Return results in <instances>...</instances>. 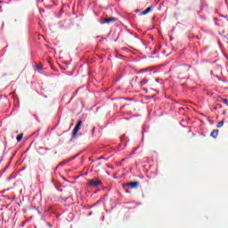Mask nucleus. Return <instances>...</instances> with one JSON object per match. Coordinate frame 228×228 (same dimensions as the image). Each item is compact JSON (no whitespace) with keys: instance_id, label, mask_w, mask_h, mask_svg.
<instances>
[{"instance_id":"1","label":"nucleus","mask_w":228,"mask_h":228,"mask_svg":"<svg viewBox=\"0 0 228 228\" xmlns=\"http://www.w3.org/2000/svg\"><path fill=\"white\" fill-rule=\"evenodd\" d=\"M190 69H191V66L188 64H183L180 66L171 67L170 70H173V72H175L178 77H183V76H185V74L190 71Z\"/></svg>"},{"instance_id":"2","label":"nucleus","mask_w":228,"mask_h":228,"mask_svg":"<svg viewBox=\"0 0 228 228\" xmlns=\"http://www.w3.org/2000/svg\"><path fill=\"white\" fill-rule=\"evenodd\" d=\"M81 126H83V120L80 119L78 120L77 124L73 129L71 140H74V138L77 136V133H79V130L81 129Z\"/></svg>"},{"instance_id":"3","label":"nucleus","mask_w":228,"mask_h":228,"mask_svg":"<svg viewBox=\"0 0 228 228\" xmlns=\"http://www.w3.org/2000/svg\"><path fill=\"white\" fill-rule=\"evenodd\" d=\"M102 183V182L98 179H91L88 181L89 186H93L94 188H97Z\"/></svg>"},{"instance_id":"4","label":"nucleus","mask_w":228,"mask_h":228,"mask_svg":"<svg viewBox=\"0 0 228 228\" xmlns=\"http://www.w3.org/2000/svg\"><path fill=\"white\" fill-rule=\"evenodd\" d=\"M128 188H132V190L138 188L140 186V182H130L126 183Z\"/></svg>"},{"instance_id":"5","label":"nucleus","mask_w":228,"mask_h":228,"mask_svg":"<svg viewBox=\"0 0 228 228\" xmlns=\"http://www.w3.org/2000/svg\"><path fill=\"white\" fill-rule=\"evenodd\" d=\"M106 24H111V22H117V18L110 17L105 20Z\"/></svg>"},{"instance_id":"6","label":"nucleus","mask_w":228,"mask_h":228,"mask_svg":"<svg viewBox=\"0 0 228 228\" xmlns=\"http://www.w3.org/2000/svg\"><path fill=\"white\" fill-rule=\"evenodd\" d=\"M218 129L213 130L210 134V136H212V138H216V136H218Z\"/></svg>"},{"instance_id":"7","label":"nucleus","mask_w":228,"mask_h":228,"mask_svg":"<svg viewBox=\"0 0 228 228\" xmlns=\"http://www.w3.org/2000/svg\"><path fill=\"white\" fill-rule=\"evenodd\" d=\"M152 10V6H149L145 11L141 12V15H147Z\"/></svg>"},{"instance_id":"8","label":"nucleus","mask_w":228,"mask_h":228,"mask_svg":"<svg viewBox=\"0 0 228 228\" xmlns=\"http://www.w3.org/2000/svg\"><path fill=\"white\" fill-rule=\"evenodd\" d=\"M77 156H79V153L68 159L65 163H69V161L76 159V158H77Z\"/></svg>"},{"instance_id":"9","label":"nucleus","mask_w":228,"mask_h":228,"mask_svg":"<svg viewBox=\"0 0 228 228\" xmlns=\"http://www.w3.org/2000/svg\"><path fill=\"white\" fill-rule=\"evenodd\" d=\"M23 136H24V134H19V135L16 137L17 142H21Z\"/></svg>"},{"instance_id":"10","label":"nucleus","mask_w":228,"mask_h":228,"mask_svg":"<svg viewBox=\"0 0 228 228\" xmlns=\"http://www.w3.org/2000/svg\"><path fill=\"white\" fill-rule=\"evenodd\" d=\"M216 127H218V128L224 127V120H223V121H220V122L217 124Z\"/></svg>"},{"instance_id":"11","label":"nucleus","mask_w":228,"mask_h":228,"mask_svg":"<svg viewBox=\"0 0 228 228\" xmlns=\"http://www.w3.org/2000/svg\"><path fill=\"white\" fill-rule=\"evenodd\" d=\"M147 83H148L147 79H142L141 81V86H143V85H147Z\"/></svg>"},{"instance_id":"12","label":"nucleus","mask_w":228,"mask_h":228,"mask_svg":"<svg viewBox=\"0 0 228 228\" xmlns=\"http://www.w3.org/2000/svg\"><path fill=\"white\" fill-rule=\"evenodd\" d=\"M222 102L223 104H225L226 106H228V100L226 98L222 99Z\"/></svg>"},{"instance_id":"13","label":"nucleus","mask_w":228,"mask_h":228,"mask_svg":"<svg viewBox=\"0 0 228 228\" xmlns=\"http://www.w3.org/2000/svg\"><path fill=\"white\" fill-rule=\"evenodd\" d=\"M66 161H67V160H64L63 162H61V163L60 164L61 167H63V165H67Z\"/></svg>"},{"instance_id":"14","label":"nucleus","mask_w":228,"mask_h":228,"mask_svg":"<svg viewBox=\"0 0 228 228\" xmlns=\"http://www.w3.org/2000/svg\"><path fill=\"white\" fill-rule=\"evenodd\" d=\"M37 70H42V66H37Z\"/></svg>"},{"instance_id":"15","label":"nucleus","mask_w":228,"mask_h":228,"mask_svg":"<svg viewBox=\"0 0 228 228\" xmlns=\"http://www.w3.org/2000/svg\"><path fill=\"white\" fill-rule=\"evenodd\" d=\"M92 133H93V136H94V133H95V127H93Z\"/></svg>"},{"instance_id":"16","label":"nucleus","mask_w":228,"mask_h":228,"mask_svg":"<svg viewBox=\"0 0 228 228\" xmlns=\"http://www.w3.org/2000/svg\"><path fill=\"white\" fill-rule=\"evenodd\" d=\"M97 159H98V160H99V159H104V157H103V156H101V157H99Z\"/></svg>"},{"instance_id":"17","label":"nucleus","mask_w":228,"mask_h":228,"mask_svg":"<svg viewBox=\"0 0 228 228\" xmlns=\"http://www.w3.org/2000/svg\"><path fill=\"white\" fill-rule=\"evenodd\" d=\"M125 160H126V159H122V161H125Z\"/></svg>"},{"instance_id":"18","label":"nucleus","mask_w":228,"mask_h":228,"mask_svg":"<svg viewBox=\"0 0 228 228\" xmlns=\"http://www.w3.org/2000/svg\"><path fill=\"white\" fill-rule=\"evenodd\" d=\"M170 40H174V38L171 37Z\"/></svg>"}]
</instances>
